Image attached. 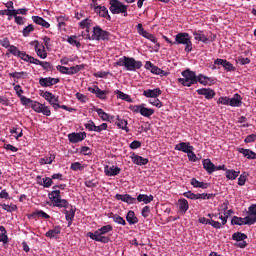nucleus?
I'll return each mask as SVG.
<instances>
[{
	"label": "nucleus",
	"mask_w": 256,
	"mask_h": 256,
	"mask_svg": "<svg viewBox=\"0 0 256 256\" xmlns=\"http://www.w3.org/2000/svg\"><path fill=\"white\" fill-rule=\"evenodd\" d=\"M49 200L53 207H58L59 209H64L62 213L65 215V219L68 222V227L73 225V219H75V212L77 209L72 206L67 199L61 198V191L55 190L48 194Z\"/></svg>",
	"instance_id": "1"
},
{
	"label": "nucleus",
	"mask_w": 256,
	"mask_h": 256,
	"mask_svg": "<svg viewBox=\"0 0 256 256\" xmlns=\"http://www.w3.org/2000/svg\"><path fill=\"white\" fill-rule=\"evenodd\" d=\"M111 231H113V226L108 224V225L102 226L101 228L96 230L94 233L88 232L86 234V237H90L92 241H96L98 243H109V241H111V238L105 235H107V233H111Z\"/></svg>",
	"instance_id": "2"
},
{
	"label": "nucleus",
	"mask_w": 256,
	"mask_h": 256,
	"mask_svg": "<svg viewBox=\"0 0 256 256\" xmlns=\"http://www.w3.org/2000/svg\"><path fill=\"white\" fill-rule=\"evenodd\" d=\"M116 67H125L126 71H137L143 67V62L135 60V58L123 56L116 63Z\"/></svg>",
	"instance_id": "3"
},
{
	"label": "nucleus",
	"mask_w": 256,
	"mask_h": 256,
	"mask_svg": "<svg viewBox=\"0 0 256 256\" xmlns=\"http://www.w3.org/2000/svg\"><path fill=\"white\" fill-rule=\"evenodd\" d=\"M183 78H178V83L183 85V87H192V85H197V73L186 69L181 72Z\"/></svg>",
	"instance_id": "4"
},
{
	"label": "nucleus",
	"mask_w": 256,
	"mask_h": 256,
	"mask_svg": "<svg viewBox=\"0 0 256 256\" xmlns=\"http://www.w3.org/2000/svg\"><path fill=\"white\" fill-rule=\"evenodd\" d=\"M111 33L109 31L103 30L101 26H94L92 30V35L87 34L86 39L89 41H109Z\"/></svg>",
	"instance_id": "5"
},
{
	"label": "nucleus",
	"mask_w": 256,
	"mask_h": 256,
	"mask_svg": "<svg viewBox=\"0 0 256 256\" xmlns=\"http://www.w3.org/2000/svg\"><path fill=\"white\" fill-rule=\"evenodd\" d=\"M175 45H185L186 53L193 51V42H191V36L187 32H180L175 36Z\"/></svg>",
	"instance_id": "6"
},
{
	"label": "nucleus",
	"mask_w": 256,
	"mask_h": 256,
	"mask_svg": "<svg viewBox=\"0 0 256 256\" xmlns=\"http://www.w3.org/2000/svg\"><path fill=\"white\" fill-rule=\"evenodd\" d=\"M129 7L119 0H109V11L112 15H123L127 17Z\"/></svg>",
	"instance_id": "7"
},
{
	"label": "nucleus",
	"mask_w": 256,
	"mask_h": 256,
	"mask_svg": "<svg viewBox=\"0 0 256 256\" xmlns=\"http://www.w3.org/2000/svg\"><path fill=\"white\" fill-rule=\"evenodd\" d=\"M145 106V104L130 105L129 109L130 111H132V113H140L142 117H146L147 119H149L152 115L155 114V110L153 108H147Z\"/></svg>",
	"instance_id": "8"
},
{
	"label": "nucleus",
	"mask_w": 256,
	"mask_h": 256,
	"mask_svg": "<svg viewBox=\"0 0 256 256\" xmlns=\"http://www.w3.org/2000/svg\"><path fill=\"white\" fill-rule=\"evenodd\" d=\"M31 109L35 111V113H42V115H45L46 117H51V109L49 106L42 104L37 101H33L31 104Z\"/></svg>",
	"instance_id": "9"
},
{
	"label": "nucleus",
	"mask_w": 256,
	"mask_h": 256,
	"mask_svg": "<svg viewBox=\"0 0 256 256\" xmlns=\"http://www.w3.org/2000/svg\"><path fill=\"white\" fill-rule=\"evenodd\" d=\"M41 97L45 99V101H48V103L57 111L59 109V96H55V94L46 91L43 94H40Z\"/></svg>",
	"instance_id": "10"
},
{
	"label": "nucleus",
	"mask_w": 256,
	"mask_h": 256,
	"mask_svg": "<svg viewBox=\"0 0 256 256\" xmlns=\"http://www.w3.org/2000/svg\"><path fill=\"white\" fill-rule=\"evenodd\" d=\"M193 36H194L195 41H201L202 43H205V44L215 41V39H217L216 35L209 37V36L205 35V33H203V31H201V30L194 31Z\"/></svg>",
	"instance_id": "11"
},
{
	"label": "nucleus",
	"mask_w": 256,
	"mask_h": 256,
	"mask_svg": "<svg viewBox=\"0 0 256 256\" xmlns=\"http://www.w3.org/2000/svg\"><path fill=\"white\" fill-rule=\"evenodd\" d=\"M31 45H34L36 55H38L40 59H47V50H45V45L39 44V41L37 40L33 41Z\"/></svg>",
	"instance_id": "12"
},
{
	"label": "nucleus",
	"mask_w": 256,
	"mask_h": 256,
	"mask_svg": "<svg viewBox=\"0 0 256 256\" xmlns=\"http://www.w3.org/2000/svg\"><path fill=\"white\" fill-rule=\"evenodd\" d=\"M86 137H87L86 132H79V133L72 132L68 135V140L70 141V143H81V141H85Z\"/></svg>",
	"instance_id": "13"
},
{
	"label": "nucleus",
	"mask_w": 256,
	"mask_h": 256,
	"mask_svg": "<svg viewBox=\"0 0 256 256\" xmlns=\"http://www.w3.org/2000/svg\"><path fill=\"white\" fill-rule=\"evenodd\" d=\"M94 11L99 15V17H103L104 19L111 21V15H109L107 7L96 4L94 5Z\"/></svg>",
	"instance_id": "14"
},
{
	"label": "nucleus",
	"mask_w": 256,
	"mask_h": 256,
	"mask_svg": "<svg viewBox=\"0 0 256 256\" xmlns=\"http://www.w3.org/2000/svg\"><path fill=\"white\" fill-rule=\"evenodd\" d=\"M198 222L201 223L202 225H211V227H213L214 229H223V226L221 225V222L215 221L213 219L200 217L198 219Z\"/></svg>",
	"instance_id": "15"
},
{
	"label": "nucleus",
	"mask_w": 256,
	"mask_h": 256,
	"mask_svg": "<svg viewBox=\"0 0 256 256\" xmlns=\"http://www.w3.org/2000/svg\"><path fill=\"white\" fill-rule=\"evenodd\" d=\"M59 81H61L59 78L42 77L39 79V85L41 87H53V85H57Z\"/></svg>",
	"instance_id": "16"
},
{
	"label": "nucleus",
	"mask_w": 256,
	"mask_h": 256,
	"mask_svg": "<svg viewBox=\"0 0 256 256\" xmlns=\"http://www.w3.org/2000/svg\"><path fill=\"white\" fill-rule=\"evenodd\" d=\"M200 83V85H204V87H207V85L211 86L215 83V80L209 76H205L203 74L196 75V84Z\"/></svg>",
	"instance_id": "17"
},
{
	"label": "nucleus",
	"mask_w": 256,
	"mask_h": 256,
	"mask_svg": "<svg viewBox=\"0 0 256 256\" xmlns=\"http://www.w3.org/2000/svg\"><path fill=\"white\" fill-rule=\"evenodd\" d=\"M115 199H117V201H123V203H128L129 205L137 203V198H133L129 194H116Z\"/></svg>",
	"instance_id": "18"
},
{
	"label": "nucleus",
	"mask_w": 256,
	"mask_h": 256,
	"mask_svg": "<svg viewBox=\"0 0 256 256\" xmlns=\"http://www.w3.org/2000/svg\"><path fill=\"white\" fill-rule=\"evenodd\" d=\"M214 65H221L225 71H235V66L225 59L218 58L214 61Z\"/></svg>",
	"instance_id": "19"
},
{
	"label": "nucleus",
	"mask_w": 256,
	"mask_h": 256,
	"mask_svg": "<svg viewBox=\"0 0 256 256\" xmlns=\"http://www.w3.org/2000/svg\"><path fill=\"white\" fill-rule=\"evenodd\" d=\"M115 125L118 127V129H122V131H125L126 133H129V122L123 118H121L120 115L116 116Z\"/></svg>",
	"instance_id": "20"
},
{
	"label": "nucleus",
	"mask_w": 256,
	"mask_h": 256,
	"mask_svg": "<svg viewBox=\"0 0 256 256\" xmlns=\"http://www.w3.org/2000/svg\"><path fill=\"white\" fill-rule=\"evenodd\" d=\"M246 217L248 218V223L250 222L251 225L256 224V204L249 206Z\"/></svg>",
	"instance_id": "21"
},
{
	"label": "nucleus",
	"mask_w": 256,
	"mask_h": 256,
	"mask_svg": "<svg viewBox=\"0 0 256 256\" xmlns=\"http://www.w3.org/2000/svg\"><path fill=\"white\" fill-rule=\"evenodd\" d=\"M198 95H203L205 97V99H213L215 97V95H217L215 93V90L211 89V88H200L197 90Z\"/></svg>",
	"instance_id": "22"
},
{
	"label": "nucleus",
	"mask_w": 256,
	"mask_h": 256,
	"mask_svg": "<svg viewBox=\"0 0 256 256\" xmlns=\"http://www.w3.org/2000/svg\"><path fill=\"white\" fill-rule=\"evenodd\" d=\"M175 151H182V153L188 154L190 151H193V146L189 142H180L175 145Z\"/></svg>",
	"instance_id": "23"
},
{
	"label": "nucleus",
	"mask_w": 256,
	"mask_h": 256,
	"mask_svg": "<svg viewBox=\"0 0 256 256\" xmlns=\"http://www.w3.org/2000/svg\"><path fill=\"white\" fill-rule=\"evenodd\" d=\"M161 89L155 88V89H148L143 91L144 97H147L148 99H157L161 95Z\"/></svg>",
	"instance_id": "24"
},
{
	"label": "nucleus",
	"mask_w": 256,
	"mask_h": 256,
	"mask_svg": "<svg viewBox=\"0 0 256 256\" xmlns=\"http://www.w3.org/2000/svg\"><path fill=\"white\" fill-rule=\"evenodd\" d=\"M104 173L107 177H116V175H119V173H121V168L117 166H105Z\"/></svg>",
	"instance_id": "25"
},
{
	"label": "nucleus",
	"mask_w": 256,
	"mask_h": 256,
	"mask_svg": "<svg viewBox=\"0 0 256 256\" xmlns=\"http://www.w3.org/2000/svg\"><path fill=\"white\" fill-rule=\"evenodd\" d=\"M150 68L151 73H153L154 75H160V77H165L167 76V72L163 71L161 68L153 65V63L147 61L146 62V67Z\"/></svg>",
	"instance_id": "26"
},
{
	"label": "nucleus",
	"mask_w": 256,
	"mask_h": 256,
	"mask_svg": "<svg viewBox=\"0 0 256 256\" xmlns=\"http://www.w3.org/2000/svg\"><path fill=\"white\" fill-rule=\"evenodd\" d=\"M177 206H178L179 212L182 213L183 215H185L187 211H189V201H187V199L185 198L179 199Z\"/></svg>",
	"instance_id": "27"
},
{
	"label": "nucleus",
	"mask_w": 256,
	"mask_h": 256,
	"mask_svg": "<svg viewBox=\"0 0 256 256\" xmlns=\"http://www.w3.org/2000/svg\"><path fill=\"white\" fill-rule=\"evenodd\" d=\"M32 21L44 29H49V27H51V24H49V22H47V20L43 19L41 16H32Z\"/></svg>",
	"instance_id": "28"
},
{
	"label": "nucleus",
	"mask_w": 256,
	"mask_h": 256,
	"mask_svg": "<svg viewBox=\"0 0 256 256\" xmlns=\"http://www.w3.org/2000/svg\"><path fill=\"white\" fill-rule=\"evenodd\" d=\"M8 75L12 79H14V83H19V79H27V76L29 74L25 71H21V72L16 71V72H10Z\"/></svg>",
	"instance_id": "29"
},
{
	"label": "nucleus",
	"mask_w": 256,
	"mask_h": 256,
	"mask_svg": "<svg viewBox=\"0 0 256 256\" xmlns=\"http://www.w3.org/2000/svg\"><path fill=\"white\" fill-rule=\"evenodd\" d=\"M243 105V97L240 94H234L232 98H230V107H241Z\"/></svg>",
	"instance_id": "30"
},
{
	"label": "nucleus",
	"mask_w": 256,
	"mask_h": 256,
	"mask_svg": "<svg viewBox=\"0 0 256 256\" xmlns=\"http://www.w3.org/2000/svg\"><path fill=\"white\" fill-rule=\"evenodd\" d=\"M56 21L58 23V29L65 31V27H67V21H69V17L65 15L56 16Z\"/></svg>",
	"instance_id": "31"
},
{
	"label": "nucleus",
	"mask_w": 256,
	"mask_h": 256,
	"mask_svg": "<svg viewBox=\"0 0 256 256\" xmlns=\"http://www.w3.org/2000/svg\"><path fill=\"white\" fill-rule=\"evenodd\" d=\"M231 225L242 226V225H253V224L249 222L247 217L241 218V217L234 216L231 220Z\"/></svg>",
	"instance_id": "32"
},
{
	"label": "nucleus",
	"mask_w": 256,
	"mask_h": 256,
	"mask_svg": "<svg viewBox=\"0 0 256 256\" xmlns=\"http://www.w3.org/2000/svg\"><path fill=\"white\" fill-rule=\"evenodd\" d=\"M57 235H61V226H55L53 229H50L46 232L45 237L48 239H57Z\"/></svg>",
	"instance_id": "33"
},
{
	"label": "nucleus",
	"mask_w": 256,
	"mask_h": 256,
	"mask_svg": "<svg viewBox=\"0 0 256 256\" xmlns=\"http://www.w3.org/2000/svg\"><path fill=\"white\" fill-rule=\"evenodd\" d=\"M202 165L209 175H211V173H215V164H213L210 159H204L202 161Z\"/></svg>",
	"instance_id": "34"
},
{
	"label": "nucleus",
	"mask_w": 256,
	"mask_h": 256,
	"mask_svg": "<svg viewBox=\"0 0 256 256\" xmlns=\"http://www.w3.org/2000/svg\"><path fill=\"white\" fill-rule=\"evenodd\" d=\"M31 218L35 219H51V216L43 210H36L31 214Z\"/></svg>",
	"instance_id": "35"
},
{
	"label": "nucleus",
	"mask_w": 256,
	"mask_h": 256,
	"mask_svg": "<svg viewBox=\"0 0 256 256\" xmlns=\"http://www.w3.org/2000/svg\"><path fill=\"white\" fill-rule=\"evenodd\" d=\"M33 65H40L44 71H51L53 69V65H51L50 62L47 61H41L37 58H34V62L32 63Z\"/></svg>",
	"instance_id": "36"
},
{
	"label": "nucleus",
	"mask_w": 256,
	"mask_h": 256,
	"mask_svg": "<svg viewBox=\"0 0 256 256\" xmlns=\"http://www.w3.org/2000/svg\"><path fill=\"white\" fill-rule=\"evenodd\" d=\"M154 197L153 195H147V194H139L136 198L138 203H145V205H149L151 201H153Z\"/></svg>",
	"instance_id": "37"
},
{
	"label": "nucleus",
	"mask_w": 256,
	"mask_h": 256,
	"mask_svg": "<svg viewBox=\"0 0 256 256\" xmlns=\"http://www.w3.org/2000/svg\"><path fill=\"white\" fill-rule=\"evenodd\" d=\"M237 151L238 153H242V155L247 159H256V153L251 149L238 148Z\"/></svg>",
	"instance_id": "38"
},
{
	"label": "nucleus",
	"mask_w": 256,
	"mask_h": 256,
	"mask_svg": "<svg viewBox=\"0 0 256 256\" xmlns=\"http://www.w3.org/2000/svg\"><path fill=\"white\" fill-rule=\"evenodd\" d=\"M126 221H128L129 225H137V223H139V218L135 216V212L133 210H130L126 215Z\"/></svg>",
	"instance_id": "39"
},
{
	"label": "nucleus",
	"mask_w": 256,
	"mask_h": 256,
	"mask_svg": "<svg viewBox=\"0 0 256 256\" xmlns=\"http://www.w3.org/2000/svg\"><path fill=\"white\" fill-rule=\"evenodd\" d=\"M191 185H193L196 189H209L210 185L209 183L205 182H199L197 178H192L191 179Z\"/></svg>",
	"instance_id": "40"
},
{
	"label": "nucleus",
	"mask_w": 256,
	"mask_h": 256,
	"mask_svg": "<svg viewBox=\"0 0 256 256\" xmlns=\"http://www.w3.org/2000/svg\"><path fill=\"white\" fill-rule=\"evenodd\" d=\"M132 163H134V165L140 166L147 165V163H149V159L134 154V156L132 157Z\"/></svg>",
	"instance_id": "41"
},
{
	"label": "nucleus",
	"mask_w": 256,
	"mask_h": 256,
	"mask_svg": "<svg viewBox=\"0 0 256 256\" xmlns=\"http://www.w3.org/2000/svg\"><path fill=\"white\" fill-rule=\"evenodd\" d=\"M108 217L109 219H113L114 223H117L118 225H123V226L127 225V222L125 221V219L118 214L110 213Z\"/></svg>",
	"instance_id": "42"
},
{
	"label": "nucleus",
	"mask_w": 256,
	"mask_h": 256,
	"mask_svg": "<svg viewBox=\"0 0 256 256\" xmlns=\"http://www.w3.org/2000/svg\"><path fill=\"white\" fill-rule=\"evenodd\" d=\"M17 57H19L20 59H22V61H25L26 63H34L35 61V57L27 54L26 52L20 51L17 55Z\"/></svg>",
	"instance_id": "43"
},
{
	"label": "nucleus",
	"mask_w": 256,
	"mask_h": 256,
	"mask_svg": "<svg viewBox=\"0 0 256 256\" xmlns=\"http://www.w3.org/2000/svg\"><path fill=\"white\" fill-rule=\"evenodd\" d=\"M53 161H55V154H49L40 158L39 163L40 165H52Z\"/></svg>",
	"instance_id": "44"
},
{
	"label": "nucleus",
	"mask_w": 256,
	"mask_h": 256,
	"mask_svg": "<svg viewBox=\"0 0 256 256\" xmlns=\"http://www.w3.org/2000/svg\"><path fill=\"white\" fill-rule=\"evenodd\" d=\"M116 95L117 98L122 99V101H127V103H133V99H131V96H129V94H125L120 90H116Z\"/></svg>",
	"instance_id": "45"
},
{
	"label": "nucleus",
	"mask_w": 256,
	"mask_h": 256,
	"mask_svg": "<svg viewBox=\"0 0 256 256\" xmlns=\"http://www.w3.org/2000/svg\"><path fill=\"white\" fill-rule=\"evenodd\" d=\"M239 173H240L239 171L226 169V179L233 181L237 179Z\"/></svg>",
	"instance_id": "46"
},
{
	"label": "nucleus",
	"mask_w": 256,
	"mask_h": 256,
	"mask_svg": "<svg viewBox=\"0 0 256 256\" xmlns=\"http://www.w3.org/2000/svg\"><path fill=\"white\" fill-rule=\"evenodd\" d=\"M82 69H85V65H83V64L72 66V67L68 68L69 75H77V73L79 71H82Z\"/></svg>",
	"instance_id": "47"
},
{
	"label": "nucleus",
	"mask_w": 256,
	"mask_h": 256,
	"mask_svg": "<svg viewBox=\"0 0 256 256\" xmlns=\"http://www.w3.org/2000/svg\"><path fill=\"white\" fill-rule=\"evenodd\" d=\"M91 23H93V20L86 18L79 22V26L81 29H87L86 31L89 33V27L91 26Z\"/></svg>",
	"instance_id": "48"
},
{
	"label": "nucleus",
	"mask_w": 256,
	"mask_h": 256,
	"mask_svg": "<svg viewBox=\"0 0 256 256\" xmlns=\"http://www.w3.org/2000/svg\"><path fill=\"white\" fill-rule=\"evenodd\" d=\"M67 42L70 45H73L74 47H77L78 49H79V47H81V42L77 41V36L76 35L69 36L67 38Z\"/></svg>",
	"instance_id": "49"
},
{
	"label": "nucleus",
	"mask_w": 256,
	"mask_h": 256,
	"mask_svg": "<svg viewBox=\"0 0 256 256\" xmlns=\"http://www.w3.org/2000/svg\"><path fill=\"white\" fill-rule=\"evenodd\" d=\"M95 111L99 115L100 119H102V121H110L109 114L103 111V109L95 108Z\"/></svg>",
	"instance_id": "50"
},
{
	"label": "nucleus",
	"mask_w": 256,
	"mask_h": 256,
	"mask_svg": "<svg viewBox=\"0 0 256 256\" xmlns=\"http://www.w3.org/2000/svg\"><path fill=\"white\" fill-rule=\"evenodd\" d=\"M34 31L35 26H33V24H29L22 30V35L23 37H29V35H31V33H33Z\"/></svg>",
	"instance_id": "51"
},
{
	"label": "nucleus",
	"mask_w": 256,
	"mask_h": 256,
	"mask_svg": "<svg viewBox=\"0 0 256 256\" xmlns=\"http://www.w3.org/2000/svg\"><path fill=\"white\" fill-rule=\"evenodd\" d=\"M232 239L233 241H245V239H247V234L245 233H241V232H236L232 235Z\"/></svg>",
	"instance_id": "52"
},
{
	"label": "nucleus",
	"mask_w": 256,
	"mask_h": 256,
	"mask_svg": "<svg viewBox=\"0 0 256 256\" xmlns=\"http://www.w3.org/2000/svg\"><path fill=\"white\" fill-rule=\"evenodd\" d=\"M40 185L42 187H45L46 189H49V187H51V185H53V179L49 178V177H45V178H43V182H40Z\"/></svg>",
	"instance_id": "53"
},
{
	"label": "nucleus",
	"mask_w": 256,
	"mask_h": 256,
	"mask_svg": "<svg viewBox=\"0 0 256 256\" xmlns=\"http://www.w3.org/2000/svg\"><path fill=\"white\" fill-rule=\"evenodd\" d=\"M70 169L72 171H83L85 166L81 165V162H74L71 164Z\"/></svg>",
	"instance_id": "54"
},
{
	"label": "nucleus",
	"mask_w": 256,
	"mask_h": 256,
	"mask_svg": "<svg viewBox=\"0 0 256 256\" xmlns=\"http://www.w3.org/2000/svg\"><path fill=\"white\" fill-rule=\"evenodd\" d=\"M236 63H238V65H249V63H251V59L240 56L236 58Z\"/></svg>",
	"instance_id": "55"
},
{
	"label": "nucleus",
	"mask_w": 256,
	"mask_h": 256,
	"mask_svg": "<svg viewBox=\"0 0 256 256\" xmlns=\"http://www.w3.org/2000/svg\"><path fill=\"white\" fill-rule=\"evenodd\" d=\"M217 104L218 105H228L230 107V98L227 96H221L218 100H217Z\"/></svg>",
	"instance_id": "56"
},
{
	"label": "nucleus",
	"mask_w": 256,
	"mask_h": 256,
	"mask_svg": "<svg viewBox=\"0 0 256 256\" xmlns=\"http://www.w3.org/2000/svg\"><path fill=\"white\" fill-rule=\"evenodd\" d=\"M97 125H95V122L93 120H89L87 123L84 124L85 129L87 131H94Z\"/></svg>",
	"instance_id": "57"
},
{
	"label": "nucleus",
	"mask_w": 256,
	"mask_h": 256,
	"mask_svg": "<svg viewBox=\"0 0 256 256\" xmlns=\"http://www.w3.org/2000/svg\"><path fill=\"white\" fill-rule=\"evenodd\" d=\"M0 45L4 47L5 49H9L11 46V42L9 41V38L4 37L0 39Z\"/></svg>",
	"instance_id": "58"
},
{
	"label": "nucleus",
	"mask_w": 256,
	"mask_h": 256,
	"mask_svg": "<svg viewBox=\"0 0 256 256\" xmlns=\"http://www.w3.org/2000/svg\"><path fill=\"white\" fill-rule=\"evenodd\" d=\"M3 149H5L6 151H11V153H17V151H19V148L11 144H4Z\"/></svg>",
	"instance_id": "59"
},
{
	"label": "nucleus",
	"mask_w": 256,
	"mask_h": 256,
	"mask_svg": "<svg viewBox=\"0 0 256 256\" xmlns=\"http://www.w3.org/2000/svg\"><path fill=\"white\" fill-rule=\"evenodd\" d=\"M96 97L98 99H102V100L107 99V91H103L100 88H98L97 93H96Z\"/></svg>",
	"instance_id": "60"
},
{
	"label": "nucleus",
	"mask_w": 256,
	"mask_h": 256,
	"mask_svg": "<svg viewBox=\"0 0 256 256\" xmlns=\"http://www.w3.org/2000/svg\"><path fill=\"white\" fill-rule=\"evenodd\" d=\"M20 101H21V104L24 106L33 105V100H31V98H27V96H22L20 98Z\"/></svg>",
	"instance_id": "61"
},
{
	"label": "nucleus",
	"mask_w": 256,
	"mask_h": 256,
	"mask_svg": "<svg viewBox=\"0 0 256 256\" xmlns=\"http://www.w3.org/2000/svg\"><path fill=\"white\" fill-rule=\"evenodd\" d=\"M245 183H247V174H241L240 177L238 178V185L240 187H243V185H245Z\"/></svg>",
	"instance_id": "62"
},
{
	"label": "nucleus",
	"mask_w": 256,
	"mask_h": 256,
	"mask_svg": "<svg viewBox=\"0 0 256 256\" xmlns=\"http://www.w3.org/2000/svg\"><path fill=\"white\" fill-rule=\"evenodd\" d=\"M56 69H57V71L62 73V75H69V68H67L65 66L58 65V66H56Z\"/></svg>",
	"instance_id": "63"
},
{
	"label": "nucleus",
	"mask_w": 256,
	"mask_h": 256,
	"mask_svg": "<svg viewBox=\"0 0 256 256\" xmlns=\"http://www.w3.org/2000/svg\"><path fill=\"white\" fill-rule=\"evenodd\" d=\"M256 134H250L244 139V143H255Z\"/></svg>",
	"instance_id": "64"
}]
</instances>
